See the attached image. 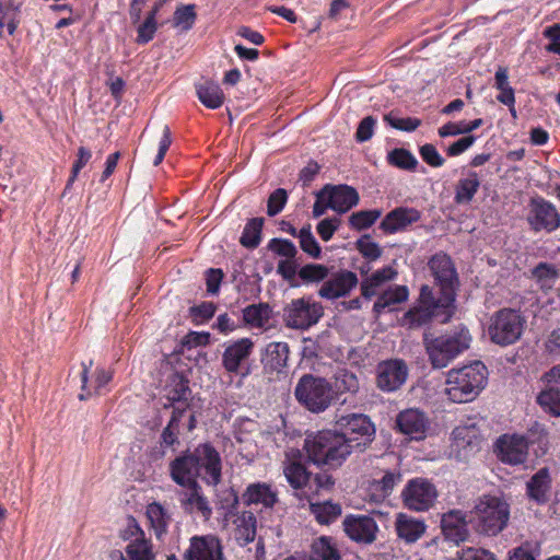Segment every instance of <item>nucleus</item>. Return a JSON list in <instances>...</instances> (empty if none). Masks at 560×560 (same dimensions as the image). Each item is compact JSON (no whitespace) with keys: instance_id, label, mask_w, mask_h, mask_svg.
Here are the masks:
<instances>
[{"instance_id":"f257e3e1","label":"nucleus","mask_w":560,"mask_h":560,"mask_svg":"<svg viewBox=\"0 0 560 560\" xmlns=\"http://www.w3.org/2000/svg\"><path fill=\"white\" fill-rule=\"evenodd\" d=\"M338 430H320L308 433L304 450L308 462L317 466L337 468L353 453L363 452L373 442L375 427L362 413L341 416L336 420Z\"/></svg>"},{"instance_id":"f03ea898","label":"nucleus","mask_w":560,"mask_h":560,"mask_svg":"<svg viewBox=\"0 0 560 560\" xmlns=\"http://www.w3.org/2000/svg\"><path fill=\"white\" fill-rule=\"evenodd\" d=\"M203 467L207 482L217 486L221 481V459L219 453L209 444L197 448V455L185 453L170 463V475L180 487L191 488L198 485L196 478Z\"/></svg>"},{"instance_id":"7ed1b4c3","label":"nucleus","mask_w":560,"mask_h":560,"mask_svg":"<svg viewBox=\"0 0 560 560\" xmlns=\"http://www.w3.org/2000/svg\"><path fill=\"white\" fill-rule=\"evenodd\" d=\"M471 336L469 330L459 326L453 331L434 336L429 331L423 332V346L429 361L434 369L446 368L455 358L470 347Z\"/></svg>"},{"instance_id":"20e7f679","label":"nucleus","mask_w":560,"mask_h":560,"mask_svg":"<svg viewBox=\"0 0 560 560\" xmlns=\"http://www.w3.org/2000/svg\"><path fill=\"white\" fill-rule=\"evenodd\" d=\"M510 520V504L502 497L485 494L478 498L470 511V522L477 533L497 536Z\"/></svg>"},{"instance_id":"39448f33","label":"nucleus","mask_w":560,"mask_h":560,"mask_svg":"<svg viewBox=\"0 0 560 560\" xmlns=\"http://www.w3.org/2000/svg\"><path fill=\"white\" fill-rule=\"evenodd\" d=\"M487 375V368L480 361H475L460 369H453L447 374L445 392L454 402L471 401L483 389Z\"/></svg>"},{"instance_id":"423d86ee","label":"nucleus","mask_w":560,"mask_h":560,"mask_svg":"<svg viewBox=\"0 0 560 560\" xmlns=\"http://www.w3.org/2000/svg\"><path fill=\"white\" fill-rule=\"evenodd\" d=\"M455 305H444V300L435 299L432 288L422 285L418 304L410 308L402 317L401 325L408 329L420 328L432 320L440 318L441 323L448 322L455 313Z\"/></svg>"},{"instance_id":"0eeeda50","label":"nucleus","mask_w":560,"mask_h":560,"mask_svg":"<svg viewBox=\"0 0 560 560\" xmlns=\"http://www.w3.org/2000/svg\"><path fill=\"white\" fill-rule=\"evenodd\" d=\"M298 402L312 413L326 411L334 401L332 385L324 377L304 374L294 388Z\"/></svg>"},{"instance_id":"6e6552de","label":"nucleus","mask_w":560,"mask_h":560,"mask_svg":"<svg viewBox=\"0 0 560 560\" xmlns=\"http://www.w3.org/2000/svg\"><path fill=\"white\" fill-rule=\"evenodd\" d=\"M525 323L520 312L502 308L490 318L488 327L490 340L503 347L512 345L521 338Z\"/></svg>"},{"instance_id":"1a4fd4ad","label":"nucleus","mask_w":560,"mask_h":560,"mask_svg":"<svg viewBox=\"0 0 560 560\" xmlns=\"http://www.w3.org/2000/svg\"><path fill=\"white\" fill-rule=\"evenodd\" d=\"M120 537L124 540H130L126 547V556L119 550L110 553L113 560H154L155 555L152 544L145 538L143 530L135 518L129 517L126 528L121 532Z\"/></svg>"},{"instance_id":"9d476101","label":"nucleus","mask_w":560,"mask_h":560,"mask_svg":"<svg viewBox=\"0 0 560 560\" xmlns=\"http://www.w3.org/2000/svg\"><path fill=\"white\" fill-rule=\"evenodd\" d=\"M323 315V305L305 298L294 299L283 308V320L293 329H307L317 324Z\"/></svg>"},{"instance_id":"9b49d317","label":"nucleus","mask_w":560,"mask_h":560,"mask_svg":"<svg viewBox=\"0 0 560 560\" xmlns=\"http://www.w3.org/2000/svg\"><path fill=\"white\" fill-rule=\"evenodd\" d=\"M429 268L440 287V299L444 300V305H455L458 277L450 256L442 253L434 255L429 261Z\"/></svg>"},{"instance_id":"f8f14e48","label":"nucleus","mask_w":560,"mask_h":560,"mask_svg":"<svg viewBox=\"0 0 560 560\" xmlns=\"http://www.w3.org/2000/svg\"><path fill=\"white\" fill-rule=\"evenodd\" d=\"M527 222L534 232L551 233L560 226V213L548 200L535 197L528 205Z\"/></svg>"},{"instance_id":"ddd939ff","label":"nucleus","mask_w":560,"mask_h":560,"mask_svg":"<svg viewBox=\"0 0 560 560\" xmlns=\"http://www.w3.org/2000/svg\"><path fill=\"white\" fill-rule=\"evenodd\" d=\"M186 424L188 431H192L196 428V416L195 412L186 415V407L175 406L172 411L171 419L167 425L162 430L160 436V452L159 458L165 455L164 448H171L175 452L176 446L179 445L180 427Z\"/></svg>"},{"instance_id":"4468645a","label":"nucleus","mask_w":560,"mask_h":560,"mask_svg":"<svg viewBox=\"0 0 560 560\" xmlns=\"http://www.w3.org/2000/svg\"><path fill=\"white\" fill-rule=\"evenodd\" d=\"M408 366L404 360L382 361L376 368V386L383 392H395L407 381Z\"/></svg>"},{"instance_id":"2eb2a0df","label":"nucleus","mask_w":560,"mask_h":560,"mask_svg":"<svg viewBox=\"0 0 560 560\" xmlns=\"http://www.w3.org/2000/svg\"><path fill=\"white\" fill-rule=\"evenodd\" d=\"M402 498L408 509L417 512L428 511L436 499V490L430 481L417 478L408 482Z\"/></svg>"},{"instance_id":"dca6fc26","label":"nucleus","mask_w":560,"mask_h":560,"mask_svg":"<svg viewBox=\"0 0 560 560\" xmlns=\"http://www.w3.org/2000/svg\"><path fill=\"white\" fill-rule=\"evenodd\" d=\"M184 560H225L221 540L214 535L191 537Z\"/></svg>"},{"instance_id":"f3484780","label":"nucleus","mask_w":560,"mask_h":560,"mask_svg":"<svg viewBox=\"0 0 560 560\" xmlns=\"http://www.w3.org/2000/svg\"><path fill=\"white\" fill-rule=\"evenodd\" d=\"M498 458L509 465L524 464L528 456V441L522 435L500 436L495 443Z\"/></svg>"},{"instance_id":"a211bd4d","label":"nucleus","mask_w":560,"mask_h":560,"mask_svg":"<svg viewBox=\"0 0 560 560\" xmlns=\"http://www.w3.org/2000/svg\"><path fill=\"white\" fill-rule=\"evenodd\" d=\"M328 198V206L338 213H346L359 203L358 191L348 185L327 184L320 189V197Z\"/></svg>"},{"instance_id":"6ab92c4d","label":"nucleus","mask_w":560,"mask_h":560,"mask_svg":"<svg viewBox=\"0 0 560 560\" xmlns=\"http://www.w3.org/2000/svg\"><path fill=\"white\" fill-rule=\"evenodd\" d=\"M347 536L360 544H372L376 538L377 525L373 517L366 515H349L343 522Z\"/></svg>"},{"instance_id":"aec40b11","label":"nucleus","mask_w":560,"mask_h":560,"mask_svg":"<svg viewBox=\"0 0 560 560\" xmlns=\"http://www.w3.org/2000/svg\"><path fill=\"white\" fill-rule=\"evenodd\" d=\"M359 280L354 272L341 270L332 273L318 290V295L327 300H336L346 296L357 287Z\"/></svg>"},{"instance_id":"412c9836","label":"nucleus","mask_w":560,"mask_h":560,"mask_svg":"<svg viewBox=\"0 0 560 560\" xmlns=\"http://www.w3.org/2000/svg\"><path fill=\"white\" fill-rule=\"evenodd\" d=\"M254 349V342L249 338H242L228 346L222 355V364L229 373H242L244 362L249 358Z\"/></svg>"},{"instance_id":"4be33fe9","label":"nucleus","mask_w":560,"mask_h":560,"mask_svg":"<svg viewBox=\"0 0 560 560\" xmlns=\"http://www.w3.org/2000/svg\"><path fill=\"white\" fill-rule=\"evenodd\" d=\"M429 421L425 415L416 408L400 411L396 417V428L405 435L415 440H422Z\"/></svg>"},{"instance_id":"5701e85b","label":"nucleus","mask_w":560,"mask_h":560,"mask_svg":"<svg viewBox=\"0 0 560 560\" xmlns=\"http://www.w3.org/2000/svg\"><path fill=\"white\" fill-rule=\"evenodd\" d=\"M552 478L548 467H542L526 481V495L542 505L551 498Z\"/></svg>"},{"instance_id":"b1692460","label":"nucleus","mask_w":560,"mask_h":560,"mask_svg":"<svg viewBox=\"0 0 560 560\" xmlns=\"http://www.w3.org/2000/svg\"><path fill=\"white\" fill-rule=\"evenodd\" d=\"M164 393L166 399L170 401V406L186 407V415L189 411L188 399L191 395V390L188 386V380L177 372H173L167 376ZM168 407V405H165Z\"/></svg>"},{"instance_id":"393cba45","label":"nucleus","mask_w":560,"mask_h":560,"mask_svg":"<svg viewBox=\"0 0 560 560\" xmlns=\"http://www.w3.org/2000/svg\"><path fill=\"white\" fill-rule=\"evenodd\" d=\"M441 527L445 539L455 545L464 542L469 536L466 515L458 510L443 514Z\"/></svg>"},{"instance_id":"a878e982","label":"nucleus","mask_w":560,"mask_h":560,"mask_svg":"<svg viewBox=\"0 0 560 560\" xmlns=\"http://www.w3.org/2000/svg\"><path fill=\"white\" fill-rule=\"evenodd\" d=\"M289 358V346L285 342H270L265 349L261 362L264 371L268 374L280 373Z\"/></svg>"},{"instance_id":"bb28decb","label":"nucleus","mask_w":560,"mask_h":560,"mask_svg":"<svg viewBox=\"0 0 560 560\" xmlns=\"http://www.w3.org/2000/svg\"><path fill=\"white\" fill-rule=\"evenodd\" d=\"M420 219V212L413 208L399 207L386 214L380 228L386 233L405 229Z\"/></svg>"},{"instance_id":"cd10ccee","label":"nucleus","mask_w":560,"mask_h":560,"mask_svg":"<svg viewBox=\"0 0 560 560\" xmlns=\"http://www.w3.org/2000/svg\"><path fill=\"white\" fill-rule=\"evenodd\" d=\"M395 528L400 539L412 544L423 536L427 526L423 521L399 513L396 516Z\"/></svg>"},{"instance_id":"c85d7f7f","label":"nucleus","mask_w":560,"mask_h":560,"mask_svg":"<svg viewBox=\"0 0 560 560\" xmlns=\"http://www.w3.org/2000/svg\"><path fill=\"white\" fill-rule=\"evenodd\" d=\"M243 502L246 505L261 504L264 508H272L277 502V493L267 483H252L244 492Z\"/></svg>"},{"instance_id":"c756f323","label":"nucleus","mask_w":560,"mask_h":560,"mask_svg":"<svg viewBox=\"0 0 560 560\" xmlns=\"http://www.w3.org/2000/svg\"><path fill=\"white\" fill-rule=\"evenodd\" d=\"M341 553L337 542L328 536H320L313 540L310 560H340Z\"/></svg>"},{"instance_id":"7c9ffc66","label":"nucleus","mask_w":560,"mask_h":560,"mask_svg":"<svg viewBox=\"0 0 560 560\" xmlns=\"http://www.w3.org/2000/svg\"><path fill=\"white\" fill-rule=\"evenodd\" d=\"M233 523L235 524V539L240 545L244 546L253 541L256 537V517L253 512L244 511L236 515Z\"/></svg>"},{"instance_id":"2f4dec72","label":"nucleus","mask_w":560,"mask_h":560,"mask_svg":"<svg viewBox=\"0 0 560 560\" xmlns=\"http://www.w3.org/2000/svg\"><path fill=\"white\" fill-rule=\"evenodd\" d=\"M189 493L183 500L186 511H197L205 520H209L212 514V509L209 505L207 498L201 493L199 485L188 488Z\"/></svg>"},{"instance_id":"473e14b6","label":"nucleus","mask_w":560,"mask_h":560,"mask_svg":"<svg viewBox=\"0 0 560 560\" xmlns=\"http://www.w3.org/2000/svg\"><path fill=\"white\" fill-rule=\"evenodd\" d=\"M199 101L208 108H219L224 102V94L221 88L212 82L206 81L197 86Z\"/></svg>"},{"instance_id":"72a5a7b5","label":"nucleus","mask_w":560,"mask_h":560,"mask_svg":"<svg viewBox=\"0 0 560 560\" xmlns=\"http://www.w3.org/2000/svg\"><path fill=\"white\" fill-rule=\"evenodd\" d=\"M397 272L392 267H385L375 271L372 276L368 277L361 282V294L365 299H371L375 295L376 289L384 282L393 280Z\"/></svg>"},{"instance_id":"f704fd0d","label":"nucleus","mask_w":560,"mask_h":560,"mask_svg":"<svg viewBox=\"0 0 560 560\" xmlns=\"http://www.w3.org/2000/svg\"><path fill=\"white\" fill-rule=\"evenodd\" d=\"M334 378V397L339 394H357L360 389L358 376L346 369H339L332 376Z\"/></svg>"},{"instance_id":"c9c22d12","label":"nucleus","mask_w":560,"mask_h":560,"mask_svg":"<svg viewBox=\"0 0 560 560\" xmlns=\"http://www.w3.org/2000/svg\"><path fill=\"white\" fill-rule=\"evenodd\" d=\"M310 501V509L316 521L320 524H329L341 515V506L331 501L313 502Z\"/></svg>"},{"instance_id":"e433bc0d","label":"nucleus","mask_w":560,"mask_h":560,"mask_svg":"<svg viewBox=\"0 0 560 560\" xmlns=\"http://www.w3.org/2000/svg\"><path fill=\"white\" fill-rule=\"evenodd\" d=\"M147 516L158 538L166 533L171 515L160 503L153 502L149 504L147 508Z\"/></svg>"},{"instance_id":"4c0bfd02","label":"nucleus","mask_w":560,"mask_h":560,"mask_svg":"<svg viewBox=\"0 0 560 560\" xmlns=\"http://www.w3.org/2000/svg\"><path fill=\"white\" fill-rule=\"evenodd\" d=\"M408 299V289L405 285H396L383 292L376 302L374 303L373 310L380 314L386 307L402 303Z\"/></svg>"},{"instance_id":"58836bf2","label":"nucleus","mask_w":560,"mask_h":560,"mask_svg":"<svg viewBox=\"0 0 560 560\" xmlns=\"http://www.w3.org/2000/svg\"><path fill=\"white\" fill-rule=\"evenodd\" d=\"M530 272L532 278L536 280L542 290L551 289L559 278L558 268L547 262H539Z\"/></svg>"},{"instance_id":"ea45409f","label":"nucleus","mask_w":560,"mask_h":560,"mask_svg":"<svg viewBox=\"0 0 560 560\" xmlns=\"http://www.w3.org/2000/svg\"><path fill=\"white\" fill-rule=\"evenodd\" d=\"M480 182L477 173H469L467 178H463L456 186L455 201L459 205L468 203L478 191Z\"/></svg>"},{"instance_id":"a19ab883","label":"nucleus","mask_w":560,"mask_h":560,"mask_svg":"<svg viewBox=\"0 0 560 560\" xmlns=\"http://www.w3.org/2000/svg\"><path fill=\"white\" fill-rule=\"evenodd\" d=\"M538 405L548 413L560 417V388L548 385L537 396Z\"/></svg>"},{"instance_id":"79ce46f5","label":"nucleus","mask_w":560,"mask_h":560,"mask_svg":"<svg viewBox=\"0 0 560 560\" xmlns=\"http://www.w3.org/2000/svg\"><path fill=\"white\" fill-rule=\"evenodd\" d=\"M270 313L271 310L266 303L252 304L243 310V318L250 326L262 327L269 320Z\"/></svg>"},{"instance_id":"37998d69","label":"nucleus","mask_w":560,"mask_h":560,"mask_svg":"<svg viewBox=\"0 0 560 560\" xmlns=\"http://www.w3.org/2000/svg\"><path fill=\"white\" fill-rule=\"evenodd\" d=\"M262 224V218H254L248 221L240 238L244 247L256 248L259 245Z\"/></svg>"},{"instance_id":"c03bdc74","label":"nucleus","mask_w":560,"mask_h":560,"mask_svg":"<svg viewBox=\"0 0 560 560\" xmlns=\"http://www.w3.org/2000/svg\"><path fill=\"white\" fill-rule=\"evenodd\" d=\"M389 164L406 171H415L418 165V160L407 149L399 148L392 150L387 155Z\"/></svg>"},{"instance_id":"a18cd8bd","label":"nucleus","mask_w":560,"mask_h":560,"mask_svg":"<svg viewBox=\"0 0 560 560\" xmlns=\"http://www.w3.org/2000/svg\"><path fill=\"white\" fill-rule=\"evenodd\" d=\"M284 475L288 482L295 489L308 485L310 474L301 463H290L284 467Z\"/></svg>"},{"instance_id":"49530a36","label":"nucleus","mask_w":560,"mask_h":560,"mask_svg":"<svg viewBox=\"0 0 560 560\" xmlns=\"http://www.w3.org/2000/svg\"><path fill=\"white\" fill-rule=\"evenodd\" d=\"M381 215L382 211L378 209L358 211L349 217V224L358 231L365 230L372 226Z\"/></svg>"},{"instance_id":"de8ad7c7","label":"nucleus","mask_w":560,"mask_h":560,"mask_svg":"<svg viewBox=\"0 0 560 560\" xmlns=\"http://www.w3.org/2000/svg\"><path fill=\"white\" fill-rule=\"evenodd\" d=\"M300 246L303 252L313 258L320 257V247L311 232V225L304 226L299 231Z\"/></svg>"},{"instance_id":"09e8293b","label":"nucleus","mask_w":560,"mask_h":560,"mask_svg":"<svg viewBox=\"0 0 560 560\" xmlns=\"http://www.w3.org/2000/svg\"><path fill=\"white\" fill-rule=\"evenodd\" d=\"M329 270L324 265L308 264L299 270V277L304 282H319L328 277Z\"/></svg>"},{"instance_id":"8fccbe9b","label":"nucleus","mask_w":560,"mask_h":560,"mask_svg":"<svg viewBox=\"0 0 560 560\" xmlns=\"http://www.w3.org/2000/svg\"><path fill=\"white\" fill-rule=\"evenodd\" d=\"M196 20L195 7L192 4L178 8L174 13V24L182 31L191 28Z\"/></svg>"},{"instance_id":"3c124183","label":"nucleus","mask_w":560,"mask_h":560,"mask_svg":"<svg viewBox=\"0 0 560 560\" xmlns=\"http://www.w3.org/2000/svg\"><path fill=\"white\" fill-rule=\"evenodd\" d=\"M287 200V190L283 188L276 189L268 198L267 214L269 217H275L276 214L281 212L285 206Z\"/></svg>"},{"instance_id":"603ef678","label":"nucleus","mask_w":560,"mask_h":560,"mask_svg":"<svg viewBox=\"0 0 560 560\" xmlns=\"http://www.w3.org/2000/svg\"><path fill=\"white\" fill-rule=\"evenodd\" d=\"M384 119L392 128L402 131H413L421 125V120L418 118H398L394 117L392 114L385 115Z\"/></svg>"},{"instance_id":"864d4df0","label":"nucleus","mask_w":560,"mask_h":560,"mask_svg":"<svg viewBox=\"0 0 560 560\" xmlns=\"http://www.w3.org/2000/svg\"><path fill=\"white\" fill-rule=\"evenodd\" d=\"M357 249L368 259L375 260L377 259L382 250L380 246L370 241L369 235H363L361 238H359L355 243Z\"/></svg>"},{"instance_id":"5fc2aeb1","label":"nucleus","mask_w":560,"mask_h":560,"mask_svg":"<svg viewBox=\"0 0 560 560\" xmlns=\"http://www.w3.org/2000/svg\"><path fill=\"white\" fill-rule=\"evenodd\" d=\"M158 12V7L153 8L151 13L145 19L144 23L141 24L138 28V42L139 43H148L152 39L154 32L156 30L155 26V14Z\"/></svg>"},{"instance_id":"6e6d98bb","label":"nucleus","mask_w":560,"mask_h":560,"mask_svg":"<svg viewBox=\"0 0 560 560\" xmlns=\"http://www.w3.org/2000/svg\"><path fill=\"white\" fill-rule=\"evenodd\" d=\"M269 248L280 256L292 259L298 254L295 245L288 240L273 238L269 243Z\"/></svg>"},{"instance_id":"4d7b16f0","label":"nucleus","mask_w":560,"mask_h":560,"mask_svg":"<svg viewBox=\"0 0 560 560\" xmlns=\"http://www.w3.org/2000/svg\"><path fill=\"white\" fill-rule=\"evenodd\" d=\"M335 485L331 475L327 472L316 474L315 477L308 481V488L313 493L318 494L322 491L330 490Z\"/></svg>"},{"instance_id":"13d9d810","label":"nucleus","mask_w":560,"mask_h":560,"mask_svg":"<svg viewBox=\"0 0 560 560\" xmlns=\"http://www.w3.org/2000/svg\"><path fill=\"white\" fill-rule=\"evenodd\" d=\"M419 152L422 160L432 167H441L445 162L433 144L427 143L420 147Z\"/></svg>"},{"instance_id":"bf43d9fd","label":"nucleus","mask_w":560,"mask_h":560,"mask_svg":"<svg viewBox=\"0 0 560 560\" xmlns=\"http://www.w3.org/2000/svg\"><path fill=\"white\" fill-rule=\"evenodd\" d=\"M375 119L372 116H368L361 120L355 132V139L359 142L368 141L372 138Z\"/></svg>"},{"instance_id":"052dcab7","label":"nucleus","mask_w":560,"mask_h":560,"mask_svg":"<svg viewBox=\"0 0 560 560\" xmlns=\"http://www.w3.org/2000/svg\"><path fill=\"white\" fill-rule=\"evenodd\" d=\"M91 156H92V153L90 150H88L84 147L79 148L78 160L73 164L72 172H71L72 174L68 180L67 187H69L74 182L79 172L86 165V163L90 161Z\"/></svg>"},{"instance_id":"680f3d73","label":"nucleus","mask_w":560,"mask_h":560,"mask_svg":"<svg viewBox=\"0 0 560 560\" xmlns=\"http://www.w3.org/2000/svg\"><path fill=\"white\" fill-rule=\"evenodd\" d=\"M160 129H161V139H160V142H159V152H158V155H156V158L154 159V162H153V164L155 166L159 165L163 161V159H164V156H165V154H166V152H167V150H168V148L171 145V142H172V140H171V131H170L168 126L167 125H162Z\"/></svg>"},{"instance_id":"e2e57ef3","label":"nucleus","mask_w":560,"mask_h":560,"mask_svg":"<svg viewBox=\"0 0 560 560\" xmlns=\"http://www.w3.org/2000/svg\"><path fill=\"white\" fill-rule=\"evenodd\" d=\"M339 224L340 220L337 218L322 220L317 225V232L322 240L326 242L329 241L338 229Z\"/></svg>"},{"instance_id":"0e129e2a","label":"nucleus","mask_w":560,"mask_h":560,"mask_svg":"<svg viewBox=\"0 0 560 560\" xmlns=\"http://www.w3.org/2000/svg\"><path fill=\"white\" fill-rule=\"evenodd\" d=\"M544 35L551 39V43L546 47L550 52L560 55V25L547 27Z\"/></svg>"},{"instance_id":"69168bd1","label":"nucleus","mask_w":560,"mask_h":560,"mask_svg":"<svg viewBox=\"0 0 560 560\" xmlns=\"http://www.w3.org/2000/svg\"><path fill=\"white\" fill-rule=\"evenodd\" d=\"M476 138L474 136H466L464 138L458 139L453 144H451L447 148V154L450 156H457L465 152L472 143L475 142Z\"/></svg>"},{"instance_id":"338daca9","label":"nucleus","mask_w":560,"mask_h":560,"mask_svg":"<svg viewBox=\"0 0 560 560\" xmlns=\"http://www.w3.org/2000/svg\"><path fill=\"white\" fill-rule=\"evenodd\" d=\"M223 278L221 269H209L207 271V291L211 294H217L220 289V283Z\"/></svg>"},{"instance_id":"774afa93","label":"nucleus","mask_w":560,"mask_h":560,"mask_svg":"<svg viewBox=\"0 0 560 560\" xmlns=\"http://www.w3.org/2000/svg\"><path fill=\"white\" fill-rule=\"evenodd\" d=\"M462 560H495V558L488 550L468 548L464 551Z\"/></svg>"}]
</instances>
